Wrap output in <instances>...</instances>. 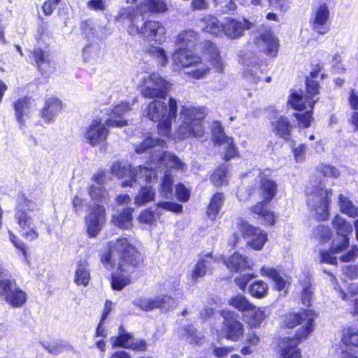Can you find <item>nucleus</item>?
<instances>
[{
	"label": "nucleus",
	"mask_w": 358,
	"mask_h": 358,
	"mask_svg": "<svg viewBox=\"0 0 358 358\" xmlns=\"http://www.w3.org/2000/svg\"><path fill=\"white\" fill-rule=\"evenodd\" d=\"M113 255L117 257L115 271L110 273L108 280L113 291L120 292L132 282L131 275L141 273L146 266L144 252L132 243L131 236H120L108 241L100 262L106 268H114Z\"/></svg>",
	"instance_id": "1"
},
{
	"label": "nucleus",
	"mask_w": 358,
	"mask_h": 358,
	"mask_svg": "<svg viewBox=\"0 0 358 358\" xmlns=\"http://www.w3.org/2000/svg\"><path fill=\"white\" fill-rule=\"evenodd\" d=\"M248 196H253L257 192L262 200L256 202L249 208L250 213L255 219L265 227H273L276 223L277 214L269 207V203L278 193V184L262 172L259 173L257 187L250 186L247 188Z\"/></svg>",
	"instance_id": "2"
},
{
	"label": "nucleus",
	"mask_w": 358,
	"mask_h": 358,
	"mask_svg": "<svg viewBox=\"0 0 358 358\" xmlns=\"http://www.w3.org/2000/svg\"><path fill=\"white\" fill-rule=\"evenodd\" d=\"M162 99H155L150 101L144 116L153 122H157L158 134L164 138H171L172 121L176 120L178 115V103L173 97H169L167 103Z\"/></svg>",
	"instance_id": "3"
},
{
	"label": "nucleus",
	"mask_w": 358,
	"mask_h": 358,
	"mask_svg": "<svg viewBox=\"0 0 358 358\" xmlns=\"http://www.w3.org/2000/svg\"><path fill=\"white\" fill-rule=\"evenodd\" d=\"M181 122L177 135L181 140L202 138L206 134L203 120L206 117L203 106H182L180 110Z\"/></svg>",
	"instance_id": "4"
},
{
	"label": "nucleus",
	"mask_w": 358,
	"mask_h": 358,
	"mask_svg": "<svg viewBox=\"0 0 358 358\" xmlns=\"http://www.w3.org/2000/svg\"><path fill=\"white\" fill-rule=\"evenodd\" d=\"M333 190L326 188L324 185H315L311 192L306 194V204L310 211L314 212L315 219L318 222L329 220L330 206Z\"/></svg>",
	"instance_id": "5"
},
{
	"label": "nucleus",
	"mask_w": 358,
	"mask_h": 358,
	"mask_svg": "<svg viewBox=\"0 0 358 358\" xmlns=\"http://www.w3.org/2000/svg\"><path fill=\"white\" fill-rule=\"evenodd\" d=\"M173 64L180 69H186L197 66L201 64L199 68L191 70L187 74L194 79H201L207 75L210 68L203 64L202 58L192 52L189 49L182 48L176 49L172 54Z\"/></svg>",
	"instance_id": "6"
},
{
	"label": "nucleus",
	"mask_w": 358,
	"mask_h": 358,
	"mask_svg": "<svg viewBox=\"0 0 358 358\" xmlns=\"http://www.w3.org/2000/svg\"><path fill=\"white\" fill-rule=\"evenodd\" d=\"M317 316L316 311L310 308H303L299 312H288L282 316L281 327L285 329H292L305 321V324L298 328L295 332L307 328L309 331L307 337H309L315 330V319Z\"/></svg>",
	"instance_id": "7"
},
{
	"label": "nucleus",
	"mask_w": 358,
	"mask_h": 358,
	"mask_svg": "<svg viewBox=\"0 0 358 358\" xmlns=\"http://www.w3.org/2000/svg\"><path fill=\"white\" fill-rule=\"evenodd\" d=\"M222 317L220 327L222 336L227 341L238 342L245 334V327L240 320L239 315L231 310L222 309L220 311Z\"/></svg>",
	"instance_id": "8"
},
{
	"label": "nucleus",
	"mask_w": 358,
	"mask_h": 358,
	"mask_svg": "<svg viewBox=\"0 0 358 358\" xmlns=\"http://www.w3.org/2000/svg\"><path fill=\"white\" fill-rule=\"evenodd\" d=\"M308 329L303 328L295 332L293 336L278 338L275 351L278 358H301V350L299 347L308 337Z\"/></svg>",
	"instance_id": "9"
},
{
	"label": "nucleus",
	"mask_w": 358,
	"mask_h": 358,
	"mask_svg": "<svg viewBox=\"0 0 358 358\" xmlns=\"http://www.w3.org/2000/svg\"><path fill=\"white\" fill-rule=\"evenodd\" d=\"M252 27V23L248 20H244L242 22L236 19L227 17L223 23L213 18L210 20L207 23L206 29L210 33L217 34L220 31H222L224 34L231 39H235L241 37L243 31L250 29Z\"/></svg>",
	"instance_id": "10"
},
{
	"label": "nucleus",
	"mask_w": 358,
	"mask_h": 358,
	"mask_svg": "<svg viewBox=\"0 0 358 358\" xmlns=\"http://www.w3.org/2000/svg\"><path fill=\"white\" fill-rule=\"evenodd\" d=\"M0 296L13 308L22 306L27 301V294L17 284L15 278L0 280Z\"/></svg>",
	"instance_id": "11"
},
{
	"label": "nucleus",
	"mask_w": 358,
	"mask_h": 358,
	"mask_svg": "<svg viewBox=\"0 0 358 358\" xmlns=\"http://www.w3.org/2000/svg\"><path fill=\"white\" fill-rule=\"evenodd\" d=\"M166 80L162 77L151 73L145 79L141 94L145 99L165 100L169 92Z\"/></svg>",
	"instance_id": "12"
},
{
	"label": "nucleus",
	"mask_w": 358,
	"mask_h": 358,
	"mask_svg": "<svg viewBox=\"0 0 358 358\" xmlns=\"http://www.w3.org/2000/svg\"><path fill=\"white\" fill-rule=\"evenodd\" d=\"M34 210V203L23 192L17 195L15 208L14 218L16 223L22 229H29L33 222L29 213Z\"/></svg>",
	"instance_id": "13"
},
{
	"label": "nucleus",
	"mask_w": 358,
	"mask_h": 358,
	"mask_svg": "<svg viewBox=\"0 0 358 358\" xmlns=\"http://www.w3.org/2000/svg\"><path fill=\"white\" fill-rule=\"evenodd\" d=\"M309 24L312 31L318 35L330 31V10L326 3L322 2L313 9Z\"/></svg>",
	"instance_id": "14"
},
{
	"label": "nucleus",
	"mask_w": 358,
	"mask_h": 358,
	"mask_svg": "<svg viewBox=\"0 0 358 358\" xmlns=\"http://www.w3.org/2000/svg\"><path fill=\"white\" fill-rule=\"evenodd\" d=\"M106 124L102 122L101 118L94 119L87 127L84 134L87 142L92 146L106 144L109 129Z\"/></svg>",
	"instance_id": "15"
},
{
	"label": "nucleus",
	"mask_w": 358,
	"mask_h": 358,
	"mask_svg": "<svg viewBox=\"0 0 358 358\" xmlns=\"http://www.w3.org/2000/svg\"><path fill=\"white\" fill-rule=\"evenodd\" d=\"M106 222V209L103 206L96 204L92 206L85 217L87 233L90 238L97 236Z\"/></svg>",
	"instance_id": "16"
},
{
	"label": "nucleus",
	"mask_w": 358,
	"mask_h": 358,
	"mask_svg": "<svg viewBox=\"0 0 358 358\" xmlns=\"http://www.w3.org/2000/svg\"><path fill=\"white\" fill-rule=\"evenodd\" d=\"M64 108V103L56 96L46 97L38 111L39 117L46 124L54 122Z\"/></svg>",
	"instance_id": "17"
},
{
	"label": "nucleus",
	"mask_w": 358,
	"mask_h": 358,
	"mask_svg": "<svg viewBox=\"0 0 358 358\" xmlns=\"http://www.w3.org/2000/svg\"><path fill=\"white\" fill-rule=\"evenodd\" d=\"M50 56L49 52L39 47L29 50V58L42 75H48L56 69L55 64Z\"/></svg>",
	"instance_id": "18"
},
{
	"label": "nucleus",
	"mask_w": 358,
	"mask_h": 358,
	"mask_svg": "<svg viewBox=\"0 0 358 358\" xmlns=\"http://www.w3.org/2000/svg\"><path fill=\"white\" fill-rule=\"evenodd\" d=\"M131 110V106L128 101H120L113 105L108 113L109 117L105 120L108 127L122 128L128 124V121L124 116Z\"/></svg>",
	"instance_id": "19"
},
{
	"label": "nucleus",
	"mask_w": 358,
	"mask_h": 358,
	"mask_svg": "<svg viewBox=\"0 0 358 358\" xmlns=\"http://www.w3.org/2000/svg\"><path fill=\"white\" fill-rule=\"evenodd\" d=\"M254 43L259 47L264 45L263 52L269 57L275 58L278 55L280 41L270 31H264L254 39Z\"/></svg>",
	"instance_id": "20"
},
{
	"label": "nucleus",
	"mask_w": 358,
	"mask_h": 358,
	"mask_svg": "<svg viewBox=\"0 0 358 358\" xmlns=\"http://www.w3.org/2000/svg\"><path fill=\"white\" fill-rule=\"evenodd\" d=\"M111 173L118 178H128L121 182L122 187H132L136 182L137 172L131 165L123 164L117 161L110 167Z\"/></svg>",
	"instance_id": "21"
},
{
	"label": "nucleus",
	"mask_w": 358,
	"mask_h": 358,
	"mask_svg": "<svg viewBox=\"0 0 358 358\" xmlns=\"http://www.w3.org/2000/svg\"><path fill=\"white\" fill-rule=\"evenodd\" d=\"M215 262L216 258L213 257L212 252H208L200 257L191 271L192 278L196 280L207 274L213 273L214 269L213 264Z\"/></svg>",
	"instance_id": "22"
},
{
	"label": "nucleus",
	"mask_w": 358,
	"mask_h": 358,
	"mask_svg": "<svg viewBox=\"0 0 358 358\" xmlns=\"http://www.w3.org/2000/svg\"><path fill=\"white\" fill-rule=\"evenodd\" d=\"M170 0H143L138 4L141 16L162 14L168 11Z\"/></svg>",
	"instance_id": "23"
},
{
	"label": "nucleus",
	"mask_w": 358,
	"mask_h": 358,
	"mask_svg": "<svg viewBox=\"0 0 358 358\" xmlns=\"http://www.w3.org/2000/svg\"><path fill=\"white\" fill-rule=\"evenodd\" d=\"M270 126L271 131L278 138L287 142L292 139L294 126L286 116L280 115L275 120L271 121Z\"/></svg>",
	"instance_id": "24"
},
{
	"label": "nucleus",
	"mask_w": 358,
	"mask_h": 358,
	"mask_svg": "<svg viewBox=\"0 0 358 358\" xmlns=\"http://www.w3.org/2000/svg\"><path fill=\"white\" fill-rule=\"evenodd\" d=\"M160 30H164L162 24L156 20H147L141 28L138 25H131L128 31L129 34L134 36L141 34L145 38L154 39Z\"/></svg>",
	"instance_id": "25"
},
{
	"label": "nucleus",
	"mask_w": 358,
	"mask_h": 358,
	"mask_svg": "<svg viewBox=\"0 0 358 358\" xmlns=\"http://www.w3.org/2000/svg\"><path fill=\"white\" fill-rule=\"evenodd\" d=\"M31 103V98L27 96H21L13 103L15 119L21 127H24L29 118Z\"/></svg>",
	"instance_id": "26"
},
{
	"label": "nucleus",
	"mask_w": 358,
	"mask_h": 358,
	"mask_svg": "<svg viewBox=\"0 0 358 358\" xmlns=\"http://www.w3.org/2000/svg\"><path fill=\"white\" fill-rule=\"evenodd\" d=\"M226 267L232 273H240L252 268L246 257L234 252L224 260Z\"/></svg>",
	"instance_id": "27"
},
{
	"label": "nucleus",
	"mask_w": 358,
	"mask_h": 358,
	"mask_svg": "<svg viewBox=\"0 0 358 358\" xmlns=\"http://www.w3.org/2000/svg\"><path fill=\"white\" fill-rule=\"evenodd\" d=\"M259 273L262 276L272 280L274 282V289L278 292L284 290L288 285L287 280L275 267L262 266L259 268Z\"/></svg>",
	"instance_id": "28"
},
{
	"label": "nucleus",
	"mask_w": 358,
	"mask_h": 358,
	"mask_svg": "<svg viewBox=\"0 0 358 358\" xmlns=\"http://www.w3.org/2000/svg\"><path fill=\"white\" fill-rule=\"evenodd\" d=\"M134 208L131 207L124 208L111 218L113 224L123 230L130 229L133 227V213Z\"/></svg>",
	"instance_id": "29"
},
{
	"label": "nucleus",
	"mask_w": 358,
	"mask_h": 358,
	"mask_svg": "<svg viewBox=\"0 0 358 358\" xmlns=\"http://www.w3.org/2000/svg\"><path fill=\"white\" fill-rule=\"evenodd\" d=\"M91 279L89 263L86 259H80L76 264L74 275V282L78 286L87 287Z\"/></svg>",
	"instance_id": "30"
},
{
	"label": "nucleus",
	"mask_w": 358,
	"mask_h": 358,
	"mask_svg": "<svg viewBox=\"0 0 358 358\" xmlns=\"http://www.w3.org/2000/svg\"><path fill=\"white\" fill-rule=\"evenodd\" d=\"M310 101H317V99L309 98L307 94L304 96L302 92L293 91L289 95L287 104L289 105L294 110L303 111L307 106L309 108Z\"/></svg>",
	"instance_id": "31"
},
{
	"label": "nucleus",
	"mask_w": 358,
	"mask_h": 358,
	"mask_svg": "<svg viewBox=\"0 0 358 358\" xmlns=\"http://www.w3.org/2000/svg\"><path fill=\"white\" fill-rule=\"evenodd\" d=\"M202 52L209 57V61L212 65L217 69L218 72L222 71V64L220 52L216 45L210 41L203 42Z\"/></svg>",
	"instance_id": "32"
},
{
	"label": "nucleus",
	"mask_w": 358,
	"mask_h": 358,
	"mask_svg": "<svg viewBox=\"0 0 358 358\" xmlns=\"http://www.w3.org/2000/svg\"><path fill=\"white\" fill-rule=\"evenodd\" d=\"M198 38L199 36L196 31L192 29L183 30L177 34L175 44L178 48H185L189 49L196 45Z\"/></svg>",
	"instance_id": "33"
},
{
	"label": "nucleus",
	"mask_w": 358,
	"mask_h": 358,
	"mask_svg": "<svg viewBox=\"0 0 358 358\" xmlns=\"http://www.w3.org/2000/svg\"><path fill=\"white\" fill-rule=\"evenodd\" d=\"M225 201V196L222 192H216L210 199L206 207V215L209 218L215 219L221 210Z\"/></svg>",
	"instance_id": "34"
},
{
	"label": "nucleus",
	"mask_w": 358,
	"mask_h": 358,
	"mask_svg": "<svg viewBox=\"0 0 358 358\" xmlns=\"http://www.w3.org/2000/svg\"><path fill=\"white\" fill-rule=\"evenodd\" d=\"M331 224L335 234L338 236L350 237L353 231L351 222L339 215H336L333 217Z\"/></svg>",
	"instance_id": "35"
},
{
	"label": "nucleus",
	"mask_w": 358,
	"mask_h": 358,
	"mask_svg": "<svg viewBox=\"0 0 358 358\" xmlns=\"http://www.w3.org/2000/svg\"><path fill=\"white\" fill-rule=\"evenodd\" d=\"M139 11L138 5L136 7L127 6L121 8L115 17V21L124 23L126 20L129 22L128 29L131 25H136L135 21L138 20Z\"/></svg>",
	"instance_id": "36"
},
{
	"label": "nucleus",
	"mask_w": 358,
	"mask_h": 358,
	"mask_svg": "<svg viewBox=\"0 0 358 358\" xmlns=\"http://www.w3.org/2000/svg\"><path fill=\"white\" fill-rule=\"evenodd\" d=\"M316 101H310L309 103V109L303 113H294L292 116L297 121L299 128L306 129L310 127L314 120L313 109Z\"/></svg>",
	"instance_id": "37"
},
{
	"label": "nucleus",
	"mask_w": 358,
	"mask_h": 358,
	"mask_svg": "<svg viewBox=\"0 0 358 358\" xmlns=\"http://www.w3.org/2000/svg\"><path fill=\"white\" fill-rule=\"evenodd\" d=\"M228 304L241 313L248 312L255 308V305L243 294L231 296L228 301Z\"/></svg>",
	"instance_id": "38"
},
{
	"label": "nucleus",
	"mask_w": 358,
	"mask_h": 358,
	"mask_svg": "<svg viewBox=\"0 0 358 358\" xmlns=\"http://www.w3.org/2000/svg\"><path fill=\"white\" fill-rule=\"evenodd\" d=\"M338 203L341 213L351 218L358 217V207H356L348 196L341 194H339L338 196Z\"/></svg>",
	"instance_id": "39"
},
{
	"label": "nucleus",
	"mask_w": 358,
	"mask_h": 358,
	"mask_svg": "<svg viewBox=\"0 0 358 358\" xmlns=\"http://www.w3.org/2000/svg\"><path fill=\"white\" fill-rule=\"evenodd\" d=\"M134 339L131 334L127 332L122 325H120L118 329V335L115 337H111V345L113 348H122L124 349H129L130 341Z\"/></svg>",
	"instance_id": "40"
},
{
	"label": "nucleus",
	"mask_w": 358,
	"mask_h": 358,
	"mask_svg": "<svg viewBox=\"0 0 358 358\" xmlns=\"http://www.w3.org/2000/svg\"><path fill=\"white\" fill-rule=\"evenodd\" d=\"M268 286L262 280L253 281L248 287V293L253 298L261 299L268 294Z\"/></svg>",
	"instance_id": "41"
},
{
	"label": "nucleus",
	"mask_w": 358,
	"mask_h": 358,
	"mask_svg": "<svg viewBox=\"0 0 358 358\" xmlns=\"http://www.w3.org/2000/svg\"><path fill=\"white\" fill-rule=\"evenodd\" d=\"M312 236L320 244H324L331 240L332 231L329 227L324 224H318L313 228Z\"/></svg>",
	"instance_id": "42"
},
{
	"label": "nucleus",
	"mask_w": 358,
	"mask_h": 358,
	"mask_svg": "<svg viewBox=\"0 0 358 358\" xmlns=\"http://www.w3.org/2000/svg\"><path fill=\"white\" fill-rule=\"evenodd\" d=\"M155 192L150 186H143L134 198L136 206H141L155 200Z\"/></svg>",
	"instance_id": "43"
},
{
	"label": "nucleus",
	"mask_w": 358,
	"mask_h": 358,
	"mask_svg": "<svg viewBox=\"0 0 358 358\" xmlns=\"http://www.w3.org/2000/svg\"><path fill=\"white\" fill-rule=\"evenodd\" d=\"M213 141L215 145H221L231 137L226 135L224 129L220 121H214L211 128Z\"/></svg>",
	"instance_id": "44"
},
{
	"label": "nucleus",
	"mask_w": 358,
	"mask_h": 358,
	"mask_svg": "<svg viewBox=\"0 0 358 358\" xmlns=\"http://www.w3.org/2000/svg\"><path fill=\"white\" fill-rule=\"evenodd\" d=\"M350 237L341 236L335 234L330 244V252L333 254L341 253L348 248Z\"/></svg>",
	"instance_id": "45"
},
{
	"label": "nucleus",
	"mask_w": 358,
	"mask_h": 358,
	"mask_svg": "<svg viewBox=\"0 0 358 358\" xmlns=\"http://www.w3.org/2000/svg\"><path fill=\"white\" fill-rule=\"evenodd\" d=\"M184 331L188 343L190 345H199L205 338L204 336L197 331L192 324H187L184 327Z\"/></svg>",
	"instance_id": "46"
},
{
	"label": "nucleus",
	"mask_w": 358,
	"mask_h": 358,
	"mask_svg": "<svg viewBox=\"0 0 358 358\" xmlns=\"http://www.w3.org/2000/svg\"><path fill=\"white\" fill-rule=\"evenodd\" d=\"M227 168L222 166L216 168L210 178L212 184L217 187L227 184Z\"/></svg>",
	"instance_id": "47"
},
{
	"label": "nucleus",
	"mask_w": 358,
	"mask_h": 358,
	"mask_svg": "<svg viewBox=\"0 0 358 358\" xmlns=\"http://www.w3.org/2000/svg\"><path fill=\"white\" fill-rule=\"evenodd\" d=\"M252 237L248 242V245L256 251L261 250L268 241L267 233L260 229L256 233V235Z\"/></svg>",
	"instance_id": "48"
},
{
	"label": "nucleus",
	"mask_w": 358,
	"mask_h": 358,
	"mask_svg": "<svg viewBox=\"0 0 358 358\" xmlns=\"http://www.w3.org/2000/svg\"><path fill=\"white\" fill-rule=\"evenodd\" d=\"M252 313L248 316V323L251 328H258L265 319V313L260 308H257L250 310Z\"/></svg>",
	"instance_id": "49"
},
{
	"label": "nucleus",
	"mask_w": 358,
	"mask_h": 358,
	"mask_svg": "<svg viewBox=\"0 0 358 358\" xmlns=\"http://www.w3.org/2000/svg\"><path fill=\"white\" fill-rule=\"evenodd\" d=\"M164 159L166 161V164L171 169L174 170H184L186 165L182 162L180 158L172 152H164L161 158V160Z\"/></svg>",
	"instance_id": "50"
},
{
	"label": "nucleus",
	"mask_w": 358,
	"mask_h": 358,
	"mask_svg": "<svg viewBox=\"0 0 358 358\" xmlns=\"http://www.w3.org/2000/svg\"><path fill=\"white\" fill-rule=\"evenodd\" d=\"M237 227L241 232V236L244 238L252 237L256 235V233L259 231V228L250 224L246 220L241 219L238 224Z\"/></svg>",
	"instance_id": "51"
},
{
	"label": "nucleus",
	"mask_w": 358,
	"mask_h": 358,
	"mask_svg": "<svg viewBox=\"0 0 358 358\" xmlns=\"http://www.w3.org/2000/svg\"><path fill=\"white\" fill-rule=\"evenodd\" d=\"M316 171L325 178H337L340 176L339 170L331 164H321L317 166Z\"/></svg>",
	"instance_id": "52"
},
{
	"label": "nucleus",
	"mask_w": 358,
	"mask_h": 358,
	"mask_svg": "<svg viewBox=\"0 0 358 358\" xmlns=\"http://www.w3.org/2000/svg\"><path fill=\"white\" fill-rule=\"evenodd\" d=\"M173 178L170 174H165L162 180L159 192L162 196L169 198L173 192Z\"/></svg>",
	"instance_id": "53"
},
{
	"label": "nucleus",
	"mask_w": 358,
	"mask_h": 358,
	"mask_svg": "<svg viewBox=\"0 0 358 358\" xmlns=\"http://www.w3.org/2000/svg\"><path fill=\"white\" fill-rule=\"evenodd\" d=\"M147 52L152 57L158 59L160 66H164L166 65L168 62V57L164 48L161 47L152 46L147 50Z\"/></svg>",
	"instance_id": "54"
},
{
	"label": "nucleus",
	"mask_w": 358,
	"mask_h": 358,
	"mask_svg": "<svg viewBox=\"0 0 358 358\" xmlns=\"http://www.w3.org/2000/svg\"><path fill=\"white\" fill-rule=\"evenodd\" d=\"M305 92L309 98L314 99L320 94V81L305 78Z\"/></svg>",
	"instance_id": "55"
},
{
	"label": "nucleus",
	"mask_w": 358,
	"mask_h": 358,
	"mask_svg": "<svg viewBox=\"0 0 358 358\" xmlns=\"http://www.w3.org/2000/svg\"><path fill=\"white\" fill-rule=\"evenodd\" d=\"M157 218L155 211L151 208H147L140 212L138 220L141 224H151L156 221Z\"/></svg>",
	"instance_id": "56"
},
{
	"label": "nucleus",
	"mask_w": 358,
	"mask_h": 358,
	"mask_svg": "<svg viewBox=\"0 0 358 358\" xmlns=\"http://www.w3.org/2000/svg\"><path fill=\"white\" fill-rule=\"evenodd\" d=\"M227 144L225 148L223 159L226 162L231 160L236 157H238V149L235 143L234 138L231 137L227 141L224 142Z\"/></svg>",
	"instance_id": "57"
},
{
	"label": "nucleus",
	"mask_w": 358,
	"mask_h": 358,
	"mask_svg": "<svg viewBox=\"0 0 358 358\" xmlns=\"http://www.w3.org/2000/svg\"><path fill=\"white\" fill-rule=\"evenodd\" d=\"M255 278L256 275L254 273H242L234 278V282L241 290L245 291L248 282Z\"/></svg>",
	"instance_id": "58"
},
{
	"label": "nucleus",
	"mask_w": 358,
	"mask_h": 358,
	"mask_svg": "<svg viewBox=\"0 0 358 358\" xmlns=\"http://www.w3.org/2000/svg\"><path fill=\"white\" fill-rule=\"evenodd\" d=\"M157 139H154L151 137H147L135 148V152L137 154H143L148 150L155 147L157 145Z\"/></svg>",
	"instance_id": "59"
},
{
	"label": "nucleus",
	"mask_w": 358,
	"mask_h": 358,
	"mask_svg": "<svg viewBox=\"0 0 358 358\" xmlns=\"http://www.w3.org/2000/svg\"><path fill=\"white\" fill-rule=\"evenodd\" d=\"M80 29L81 34L87 41L94 36L95 30L90 19L82 21L80 24Z\"/></svg>",
	"instance_id": "60"
},
{
	"label": "nucleus",
	"mask_w": 358,
	"mask_h": 358,
	"mask_svg": "<svg viewBox=\"0 0 358 358\" xmlns=\"http://www.w3.org/2000/svg\"><path fill=\"white\" fill-rule=\"evenodd\" d=\"M313 295V288L310 282L306 285L301 291V301L303 305L306 307L311 306V299Z\"/></svg>",
	"instance_id": "61"
},
{
	"label": "nucleus",
	"mask_w": 358,
	"mask_h": 358,
	"mask_svg": "<svg viewBox=\"0 0 358 358\" xmlns=\"http://www.w3.org/2000/svg\"><path fill=\"white\" fill-rule=\"evenodd\" d=\"M176 195L178 201L187 202L189 199L190 192L184 184L179 182L176 187Z\"/></svg>",
	"instance_id": "62"
},
{
	"label": "nucleus",
	"mask_w": 358,
	"mask_h": 358,
	"mask_svg": "<svg viewBox=\"0 0 358 358\" xmlns=\"http://www.w3.org/2000/svg\"><path fill=\"white\" fill-rule=\"evenodd\" d=\"M8 234L9 239L12 244L15 246V248H17L19 251L21 252L22 255L24 256V258H27V252L26 244L23 241L20 240L19 238L13 232L9 231Z\"/></svg>",
	"instance_id": "63"
},
{
	"label": "nucleus",
	"mask_w": 358,
	"mask_h": 358,
	"mask_svg": "<svg viewBox=\"0 0 358 358\" xmlns=\"http://www.w3.org/2000/svg\"><path fill=\"white\" fill-rule=\"evenodd\" d=\"M347 290L348 292H345L340 289V296L343 301H348L350 299L349 295L351 297L358 295V283H350Z\"/></svg>",
	"instance_id": "64"
}]
</instances>
